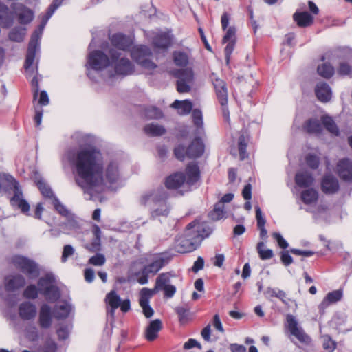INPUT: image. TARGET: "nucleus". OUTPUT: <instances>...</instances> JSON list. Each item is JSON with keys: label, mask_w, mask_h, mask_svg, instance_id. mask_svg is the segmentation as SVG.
I'll list each match as a JSON object with an SVG mask.
<instances>
[{"label": "nucleus", "mask_w": 352, "mask_h": 352, "mask_svg": "<svg viewBox=\"0 0 352 352\" xmlns=\"http://www.w3.org/2000/svg\"><path fill=\"white\" fill-rule=\"evenodd\" d=\"M100 151L94 146L79 151L74 160L75 182L90 199L104 187V166L98 159Z\"/></svg>", "instance_id": "1"}, {"label": "nucleus", "mask_w": 352, "mask_h": 352, "mask_svg": "<svg viewBox=\"0 0 352 352\" xmlns=\"http://www.w3.org/2000/svg\"><path fill=\"white\" fill-rule=\"evenodd\" d=\"M63 0H54L52 3L48 8L46 13L42 16L41 23L38 29L32 34L31 40L27 52L26 59L25 62V69L28 77L32 76L31 80L32 90L33 93L34 100H36L39 93V80H41V76L38 78L37 73V67L35 69L32 67L36 52L38 45V40L41 38L45 26L48 20L52 16L55 10L60 6Z\"/></svg>", "instance_id": "2"}, {"label": "nucleus", "mask_w": 352, "mask_h": 352, "mask_svg": "<svg viewBox=\"0 0 352 352\" xmlns=\"http://www.w3.org/2000/svg\"><path fill=\"white\" fill-rule=\"evenodd\" d=\"M96 46L95 37H93L88 46L89 53L87 56L86 67L88 78L94 81L96 80L91 76L90 69L96 72L103 71L111 67L113 62L121 56V53L112 48L107 41H103L100 43V49L92 50Z\"/></svg>", "instance_id": "3"}, {"label": "nucleus", "mask_w": 352, "mask_h": 352, "mask_svg": "<svg viewBox=\"0 0 352 352\" xmlns=\"http://www.w3.org/2000/svg\"><path fill=\"white\" fill-rule=\"evenodd\" d=\"M168 193L163 186H159L144 192L140 198V203L143 206H147L150 204L158 207L151 210V219H155L158 217H167L170 212V208L167 206Z\"/></svg>", "instance_id": "4"}, {"label": "nucleus", "mask_w": 352, "mask_h": 352, "mask_svg": "<svg viewBox=\"0 0 352 352\" xmlns=\"http://www.w3.org/2000/svg\"><path fill=\"white\" fill-rule=\"evenodd\" d=\"M38 292L50 302H55L60 297V290L56 285L55 278L52 274H47L39 278L38 289L34 285L28 286L23 295L26 298L35 299L38 296Z\"/></svg>", "instance_id": "5"}, {"label": "nucleus", "mask_w": 352, "mask_h": 352, "mask_svg": "<svg viewBox=\"0 0 352 352\" xmlns=\"http://www.w3.org/2000/svg\"><path fill=\"white\" fill-rule=\"evenodd\" d=\"M34 180L42 195L45 198L50 200L52 204L58 212L63 216H66V209L65 208V206L62 205L59 202L58 199L54 196L52 188L45 182V181L37 174L35 175Z\"/></svg>", "instance_id": "6"}, {"label": "nucleus", "mask_w": 352, "mask_h": 352, "mask_svg": "<svg viewBox=\"0 0 352 352\" xmlns=\"http://www.w3.org/2000/svg\"><path fill=\"white\" fill-rule=\"evenodd\" d=\"M12 261L17 269H19L30 278H34L38 276V266L33 261L22 256H14Z\"/></svg>", "instance_id": "7"}, {"label": "nucleus", "mask_w": 352, "mask_h": 352, "mask_svg": "<svg viewBox=\"0 0 352 352\" xmlns=\"http://www.w3.org/2000/svg\"><path fill=\"white\" fill-rule=\"evenodd\" d=\"M109 38L112 45V48L117 51H129L133 44L131 38L122 32H116L111 35L109 34Z\"/></svg>", "instance_id": "8"}, {"label": "nucleus", "mask_w": 352, "mask_h": 352, "mask_svg": "<svg viewBox=\"0 0 352 352\" xmlns=\"http://www.w3.org/2000/svg\"><path fill=\"white\" fill-rule=\"evenodd\" d=\"M11 8L20 24H28L34 19V12L22 3H14L11 5Z\"/></svg>", "instance_id": "9"}, {"label": "nucleus", "mask_w": 352, "mask_h": 352, "mask_svg": "<svg viewBox=\"0 0 352 352\" xmlns=\"http://www.w3.org/2000/svg\"><path fill=\"white\" fill-rule=\"evenodd\" d=\"M336 173L340 179L345 182H352V161L347 157L338 161Z\"/></svg>", "instance_id": "10"}, {"label": "nucleus", "mask_w": 352, "mask_h": 352, "mask_svg": "<svg viewBox=\"0 0 352 352\" xmlns=\"http://www.w3.org/2000/svg\"><path fill=\"white\" fill-rule=\"evenodd\" d=\"M250 140V133L248 129L243 127L238 132L236 140L237 148L239 153V159L243 161L248 158L249 155L247 153V147Z\"/></svg>", "instance_id": "11"}, {"label": "nucleus", "mask_w": 352, "mask_h": 352, "mask_svg": "<svg viewBox=\"0 0 352 352\" xmlns=\"http://www.w3.org/2000/svg\"><path fill=\"white\" fill-rule=\"evenodd\" d=\"M121 298L115 289L107 294L104 302L106 304L107 315L112 318L115 316L116 310L121 305Z\"/></svg>", "instance_id": "12"}, {"label": "nucleus", "mask_w": 352, "mask_h": 352, "mask_svg": "<svg viewBox=\"0 0 352 352\" xmlns=\"http://www.w3.org/2000/svg\"><path fill=\"white\" fill-rule=\"evenodd\" d=\"M286 325L290 333L294 336L300 342H306V339L309 338V336L304 333L302 328L298 327V322L295 316L288 314L286 316Z\"/></svg>", "instance_id": "13"}, {"label": "nucleus", "mask_w": 352, "mask_h": 352, "mask_svg": "<svg viewBox=\"0 0 352 352\" xmlns=\"http://www.w3.org/2000/svg\"><path fill=\"white\" fill-rule=\"evenodd\" d=\"M188 147V158L195 160L201 157L205 151V144L200 136L195 137Z\"/></svg>", "instance_id": "14"}, {"label": "nucleus", "mask_w": 352, "mask_h": 352, "mask_svg": "<svg viewBox=\"0 0 352 352\" xmlns=\"http://www.w3.org/2000/svg\"><path fill=\"white\" fill-rule=\"evenodd\" d=\"M114 71L116 74L128 76L134 73L135 66L133 63L126 57L120 56L113 62Z\"/></svg>", "instance_id": "15"}, {"label": "nucleus", "mask_w": 352, "mask_h": 352, "mask_svg": "<svg viewBox=\"0 0 352 352\" xmlns=\"http://www.w3.org/2000/svg\"><path fill=\"white\" fill-rule=\"evenodd\" d=\"M340 189L338 179L331 173H326L321 180V190L324 194H335Z\"/></svg>", "instance_id": "16"}, {"label": "nucleus", "mask_w": 352, "mask_h": 352, "mask_svg": "<svg viewBox=\"0 0 352 352\" xmlns=\"http://www.w3.org/2000/svg\"><path fill=\"white\" fill-rule=\"evenodd\" d=\"M210 78L213 85L218 101L228 99V87L226 82L219 78L214 72L210 74Z\"/></svg>", "instance_id": "17"}, {"label": "nucleus", "mask_w": 352, "mask_h": 352, "mask_svg": "<svg viewBox=\"0 0 352 352\" xmlns=\"http://www.w3.org/2000/svg\"><path fill=\"white\" fill-rule=\"evenodd\" d=\"M186 182L189 186L195 185L201 179V172L198 164L195 162L188 163L185 168Z\"/></svg>", "instance_id": "18"}, {"label": "nucleus", "mask_w": 352, "mask_h": 352, "mask_svg": "<svg viewBox=\"0 0 352 352\" xmlns=\"http://www.w3.org/2000/svg\"><path fill=\"white\" fill-rule=\"evenodd\" d=\"M186 182V175L182 171H176L165 178L164 184L170 190L179 189Z\"/></svg>", "instance_id": "19"}, {"label": "nucleus", "mask_w": 352, "mask_h": 352, "mask_svg": "<svg viewBox=\"0 0 352 352\" xmlns=\"http://www.w3.org/2000/svg\"><path fill=\"white\" fill-rule=\"evenodd\" d=\"M201 230L199 228V222L198 220L195 219L194 221L189 223L185 228L184 236L189 239H195L200 238L201 240L208 237L210 232H208L205 235L201 234Z\"/></svg>", "instance_id": "20"}, {"label": "nucleus", "mask_w": 352, "mask_h": 352, "mask_svg": "<svg viewBox=\"0 0 352 352\" xmlns=\"http://www.w3.org/2000/svg\"><path fill=\"white\" fill-rule=\"evenodd\" d=\"M25 285V278L21 274L10 275L5 278V289L8 292H13Z\"/></svg>", "instance_id": "21"}, {"label": "nucleus", "mask_w": 352, "mask_h": 352, "mask_svg": "<svg viewBox=\"0 0 352 352\" xmlns=\"http://www.w3.org/2000/svg\"><path fill=\"white\" fill-rule=\"evenodd\" d=\"M10 204L13 207H16L20 209L24 214H28L30 211V205L28 201L23 198V195L21 188L17 190L14 192L13 197L10 199Z\"/></svg>", "instance_id": "22"}, {"label": "nucleus", "mask_w": 352, "mask_h": 352, "mask_svg": "<svg viewBox=\"0 0 352 352\" xmlns=\"http://www.w3.org/2000/svg\"><path fill=\"white\" fill-rule=\"evenodd\" d=\"M315 94L317 98L322 102H329L332 96L331 87L327 82L318 83L315 88Z\"/></svg>", "instance_id": "23"}, {"label": "nucleus", "mask_w": 352, "mask_h": 352, "mask_svg": "<svg viewBox=\"0 0 352 352\" xmlns=\"http://www.w3.org/2000/svg\"><path fill=\"white\" fill-rule=\"evenodd\" d=\"M162 327V322L160 319L150 321L145 330L146 340L150 342L154 341L158 337V333Z\"/></svg>", "instance_id": "24"}, {"label": "nucleus", "mask_w": 352, "mask_h": 352, "mask_svg": "<svg viewBox=\"0 0 352 352\" xmlns=\"http://www.w3.org/2000/svg\"><path fill=\"white\" fill-rule=\"evenodd\" d=\"M0 189L6 191L12 190L13 192L21 189L19 182L10 175L0 174Z\"/></svg>", "instance_id": "25"}, {"label": "nucleus", "mask_w": 352, "mask_h": 352, "mask_svg": "<svg viewBox=\"0 0 352 352\" xmlns=\"http://www.w3.org/2000/svg\"><path fill=\"white\" fill-rule=\"evenodd\" d=\"M342 297L343 289L341 288L329 292L319 305L320 312L321 313L322 309H324L330 304L336 303L340 301Z\"/></svg>", "instance_id": "26"}, {"label": "nucleus", "mask_w": 352, "mask_h": 352, "mask_svg": "<svg viewBox=\"0 0 352 352\" xmlns=\"http://www.w3.org/2000/svg\"><path fill=\"white\" fill-rule=\"evenodd\" d=\"M38 324L43 329H48L52 325V311L49 305L44 304L40 308Z\"/></svg>", "instance_id": "27"}, {"label": "nucleus", "mask_w": 352, "mask_h": 352, "mask_svg": "<svg viewBox=\"0 0 352 352\" xmlns=\"http://www.w3.org/2000/svg\"><path fill=\"white\" fill-rule=\"evenodd\" d=\"M293 19L298 27L307 28L314 23V18L307 11L296 12L293 15Z\"/></svg>", "instance_id": "28"}, {"label": "nucleus", "mask_w": 352, "mask_h": 352, "mask_svg": "<svg viewBox=\"0 0 352 352\" xmlns=\"http://www.w3.org/2000/svg\"><path fill=\"white\" fill-rule=\"evenodd\" d=\"M19 314L23 320L32 319L36 314V306L30 302H24L19 305Z\"/></svg>", "instance_id": "29"}, {"label": "nucleus", "mask_w": 352, "mask_h": 352, "mask_svg": "<svg viewBox=\"0 0 352 352\" xmlns=\"http://www.w3.org/2000/svg\"><path fill=\"white\" fill-rule=\"evenodd\" d=\"M314 177L308 171L297 173L295 175V182L300 188H308L313 184Z\"/></svg>", "instance_id": "30"}, {"label": "nucleus", "mask_w": 352, "mask_h": 352, "mask_svg": "<svg viewBox=\"0 0 352 352\" xmlns=\"http://www.w3.org/2000/svg\"><path fill=\"white\" fill-rule=\"evenodd\" d=\"M152 54L150 48L146 45H140L133 49L131 52L132 59L138 64L140 61L149 57Z\"/></svg>", "instance_id": "31"}, {"label": "nucleus", "mask_w": 352, "mask_h": 352, "mask_svg": "<svg viewBox=\"0 0 352 352\" xmlns=\"http://www.w3.org/2000/svg\"><path fill=\"white\" fill-rule=\"evenodd\" d=\"M302 128L307 133L309 134H320L322 132L321 121L314 118L307 120L303 123Z\"/></svg>", "instance_id": "32"}, {"label": "nucleus", "mask_w": 352, "mask_h": 352, "mask_svg": "<svg viewBox=\"0 0 352 352\" xmlns=\"http://www.w3.org/2000/svg\"><path fill=\"white\" fill-rule=\"evenodd\" d=\"M105 178L107 182L112 185L116 184L119 179V170L117 164L110 162L105 170Z\"/></svg>", "instance_id": "33"}, {"label": "nucleus", "mask_w": 352, "mask_h": 352, "mask_svg": "<svg viewBox=\"0 0 352 352\" xmlns=\"http://www.w3.org/2000/svg\"><path fill=\"white\" fill-rule=\"evenodd\" d=\"M153 43L156 48L166 50L171 45L172 38L168 33L162 32L153 38Z\"/></svg>", "instance_id": "34"}, {"label": "nucleus", "mask_w": 352, "mask_h": 352, "mask_svg": "<svg viewBox=\"0 0 352 352\" xmlns=\"http://www.w3.org/2000/svg\"><path fill=\"white\" fill-rule=\"evenodd\" d=\"M13 16L8 7L0 1V24L3 28H9L13 24Z\"/></svg>", "instance_id": "35"}, {"label": "nucleus", "mask_w": 352, "mask_h": 352, "mask_svg": "<svg viewBox=\"0 0 352 352\" xmlns=\"http://www.w3.org/2000/svg\"><path fill=\"white\" fill-rule=\"evenodd\" d=\"M173 76L177 80L192 82L195 78L193 69L191 67L177 69L173 71Z\"/></svg>", "instance_id": "36"}, {"label": "nucleus", "mask_w": 352, "mask_h": 352, "mask_svg": "<svg viewBox=\"0 0 352 352\" xmlns=\"http://www.w3.org/2000/svg\"><path fill=\"white\" fill-rule=\"evenodd\" d=\"M322 126L328 131L329 133L334 134L336 136L340 135V130L332 117L329 115H323L320 118Z\"/></svg>", "instance_id": "37"}, {"label": "nucleus", "mask_w": 352, "mask_h": 352, "mask_svg": "<svg viewBox=\"0 0 352 352\" xmlns=\"http://www.w3.org/2000/svg\"><path fill=\"white\" fill-rule=\"evenodd\" d=\"M144 132L149 136L157 137L165 134L166 130L162 125L151 123L144 126Z\"/></svg>", "instance_id": "38"}, {"label": "nucleus", "mask_w": 352, "mask_h": 352, "mask_svg": "<svg viewBox=\"0 0 352 352\" xmlns=\"http://www.w3.org/2000/svg\"><path fill=\"white\" fill-rule=\"evenodd\" d=\"M317 73L324 78L330 79L335 74V68L330 63H324L317 66Z\"/></svg>", "instance_id": "39"}, {"label": "nucleus", "mask_w": 352, "mask_h": 352, "mask_svg": "<svg viewBox=\"0 0 352 352\" xmlns=\"http://www.w3.org/2000/svg\"><path fill=\"white\" fill-rule=\"evenodd\" d=\"M170 261V258L166 257H157L155 258V260L149 263L148 265H146L144 266L145 268H146L148 270L151 271V273L156 274L165 265L168 264Z\"/></svg>", "instance_id": "40"}, {"label": "nucleus", "mask_w": 352, "mask_h": 352, "mask_svg": "<svg viewBox=\"0 0 352 352\" xmlns=\"http://www.w3.org/2000/svg\"><path fill=\"white\" fill-rule=\"evenodd\" d=\"M318 199V192L314 188L306 189L301 192V199L307 205L316 202Z\"/></svg>", "instance_id": "41"}, {"label": "nucleus", "mask_w": 352, "mask_h": 352, "mask_svg": "<svg viewBox=\"0 0 352 352\" xmlns=\"http://www.w3.org/2000/svg\"><path fill=\"white\" fill-rule=\"evenodd\" d=\"M173 276H175V274L173 271L160 274L156 278L155 289H160L168 285L170 281V277Z\"/></svg>", "instance_id": "42"}, {"label": "nucleus", "mask_w": 352, "mask_h": 352, "mask_svg": "<svg viewBox=\"0 0 352 352\" xmlns=\"http://www.w3.org/2000/svg\"><path fill=\"white\" fill-rule=\"evenodd\" d=\"M224 215V205L221 202H217L214 205L212 210L208 213V217L212 221H219L223 217Z\"/></svg>", "instance_id": "43"}, {"label": "nucleus", "mask_w": 352, "mask_h": 352, "mask_svg": "<svg viewBox=\"0 0 352 352\" xmlns=\"http://www.w3.org/2000/svg\"><path fill=\"white\" fill-rule=\"evenodd\" d=\"M265 246L264 241H259L256 245V250L259 258L263 261L270 259L274 256L273 250L269 248L264 250Z\"/></svg>", "instance_id": "44"}, {"label": "nucleus", "mask_w": 352, "mask_h": 352, "mask_svg": "<svg viewBox=\"0 0 352 352\" xmlns=\"http://www.w3.org/2000/svg\"><path fill=\"white\" fill-rule=\"evenodd\" d=\"M144 113L145 116L150 120H159L164 116L163 111L156 106H150L146 108Z\"/></svg>", "instance_id": "45"}, {"label": "nucleus", "mask_w": 352, "mask_h": 352, "mask_svg": "<svg viewBox=\"0 0 352 352\" xmlns=\"http://www.w3.org/2000/svg\"><path fill=\"white\" fill-rule=\"evenodd\" d=\"M175 311L178 316L179 322L181 325L186 324L190 320L189 309L184 307H177Z\"/></svg>", "instance_id": "46"}, {"label": "nucleus", "mask_w": 352, "mask_h": 352, "mask_svg": "<svg viewBox=\"0 0 352 352\" xmlns=\"http://www.w3.org/2000/svg\"><path fill=\"white\" fill-rule=\"evenodd\" d=\"M173 154L177 160L183 162L186 157H188V147L183 144H179L175 146Z\"/></svg>", "instance_id": "47"}, {"label": "nucleus", "mask_w": 352, "mask_h": 352, "mask_svg": "<svg viewBox=\"0 0 352 352\" xmlns=\"http://www.w3.org/2000/svg\"><path fill=\"white\" fill-rule=\"evenodd\" d=\"M25 32L26 29L25 28H15L9 33V38L13 41L21 42L24 38Z\"/></svg>", "instance_id": "48"}, {"label": "nucleus", "mask_w": 352, "mask_h": 352, "mask_svg": "<svg viewBox=\"0 0 352 352\" xmlns=\"http://www.w3.org/2000/svg\"><path fill=\"white\" fill-rule=\"evenodd\" d=\"M335 55L339 59H349L352 56V49L347 46L338 47L335 49Z\"/></svg>", "instance_id": "49"}, {"label": "nucleus", "mask_w": 352, "mask_h": 352, "mask_svg": "<svg viewBox=\"0 0 352 352\" xmlns=\"http://www.w3.org/2000/svg\"><path fill=\"white\" fill-rule=\"evenodd\" d=\"M305 162L310 168L316 170L320 165V158L316 154L309 153L305 156Z\"/></svg>", "instance_id": "50"}, {"label": "nucleus", "mask_w": 352, "mask_h": 352, "mask_svg": "<svg viewBox=\"0 0 352 352\" xmlns=\"http://www.w3.org/2000/svg\"><path fill=\"white\" fill-rule=\"evenodd\" d=\"M236 43V39L234 38L231 41L227 42V45L224 48L225 61L227 65L230 64L231 55L234 50Z\"/></svg>", "instance_id": "51"}, {"label": "nucleus", "mask_w": 352, "mask_h": 352, "mask_svg": "<svg viewBox=\"0 0 352 352\" xmlns=\"http://www.w3.org/2000/svg\"><path fill=\"white\" fill-rule=\"evenodd\" d=\"M173 60L176 65L180 67L186 66L188 62V56L184 52H175L173 54Z\"/></svg>", "instance_id": "52"}, {"label": "nucleus", "mask_w": 352, "mask_h": 352, "mask_svg": "<svg viewBox=\"0 0 352 352\" xmlns=\"http://www.w3.org/2000/svg\"><path fill=\"white\" fill-rule=\"evenodd\" d=\"M105 262V256L100 253V252H96L95 255L91 256L88 260V264L94 266H102Z\"/></svg>", "instance_id": "53"}, {"label": "nucleus", "mask_w": 352, "mask_h": 352, "mask_svg": "<svg viewBox=\"0 0 352 352\" xmlns=\"http://www.w3.org/2000/svg\"><path fill=\"white\" fill-rule=\"evenodd\" d=\"M155 288L154 289H151L147 287H144L142 289L140 292V297L139 300V303H146L150 302V298L155 292Z\"/></svg>", "instance_id": "54"}, {"label": "nucleus", "mask_w": 352, "mask_h": 352, "mask_svg": "<svg viewBox=\"0 0 352 352\" xmlns=\"http://www.w3.org/2000/svg\"><path fill=\"white\" fill-rule=\"evenodd\" d=\"M67 230H73L78 232L80 230L79 222L75 219L73 214L67 210Z\"/></svg>", "instance_id": "55"}, {"label": "nucleus", "mask_w": 352, "mask_h": 352, "mask_svg": "<svg viewBox=\"0 0 352 352\" xmlns=\"http://www.w3.org/2000/svg\"><path fill=\"white\" fill-rule=\"evenodd\" d=\"M84 248L89 252H98L102 250L101 241L92 239L91 243L84 245Z\"/></svg>", "instance_id": "56"}, {"label": "nucleus", "mask_w": 352, "mask_h": 352, "mask_svg": "<svg viewBox=\"0 0 352 352\" xmlns=\"http://www.w3.org/2000/svg\"><path fill=\"white\" fill-rule=\"evenodd\" d=\"M151 274V271L145 268L144 267L142 270L138 271L135 273V276L138 278V282L140 285H145L148 282V276Z\"/></svg>", "instance_id": "57"}, {"label": "nucleus", "mask_w": 352, "mask_h": 352, "mask_svg": "<svg viewBox=\"0 0 352 352\" xmlns=\"http://www.w3.org/2000/svg\"><path fill=\"white\" fill-rule=\"evenodd\" d=\"M338 73L342 76H349L352 73V66L348 63L341 62L338 67Z\"/></svg>", "instance_id": "58"}, {"label": "nucleus", "mask_w": 352, "mask_h": 352, "mask_svg": "<svg viewBox=\"0 0 352 352\" xmlns=\"http://www.w3.org/2000/svg\"><path fill=\"white\" fill-rule=\"evenodd\" d=\"M255 213L257 223V228H265L266 219L258 205L255 206Z\"/></svg>", "instance_id": "59"}, {"label": "nucleus", "mask_w": 352, "mask_h": 352, "mask_svg": "<svg viewBox=\"0 0 352 352\" xmlns=\"http://www.w3.org/2000/svg\"><path fill=\"white\" fill-rule=\"evenodd\" d=\"M289 253H291L289 250H282L280 252V259L285 266H289L294 262V258Z\"/></svg>", "instance_id": "60"}, {"label": "nucleus", "mask_w": 352, "mask_h": 352, "mask_svg": "<svg viewBox=\"0 0 352 352\" xmlns=\"http://www.w3.org/2000/svg\"><path fill=\"white\" fill-rule=\"evenodd\" d=\"M53 315L58 320L63 321L66 317V306L63 305L60 307H56L53 311Z\"/></svg>", "instance_id": "61"}, {"label": "nucleus", "mask_w": 352, "mask_h": 352, "mask_svg": "<svg viewBox=\"0 0 352 352\" xmlns=\"http://www.w3.org/2000/svg\"><path fill=\"white\" fill-rule=\"evenodd\" d=\"M337 343L335 340H333L331 337L329 335H327L324 337V341L323 343V348L327 350L329 352H333L336 348Z\"/></svg>", "instance_id": "62"}, {"label": "nucleus", "mask_w": 352, "mask_h": 352, "mask_svg": "<svg viewBox=\"0 0 352 352\" xmlns=\"http://www.w3.org/2000/svg\"><path fill=\"white\" fill-rule=\"evenodd\" d=\"M192 117L193 123L196 126L199 127L203 125L202 112L200 109H194L192 111Z\"/></svg>", "instance_id": "63"}, {"label": "nucleus", "mask_w": 352, "mask_h": 352, "mask_svg": "<svg viewBox=\"0 0 352 352\" xmlns=\"http://www.w3.org/2000/svg\"><path fill=\"white\" fill-rule=\"evenodd\" d=\"M274 239L276 241L278 245L283 249L286 250L289 247L288 242L283 238V236L279 232H274L272 234Z\"/></svg>", "instance_id": "64"}]
</instances>
